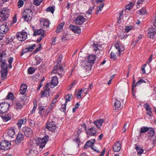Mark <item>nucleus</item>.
Returning a JSON list of instances; mask_svg holds the SVG:
<instances>
[{
  "label": "nucleus",
  "mask_w": 156,
  "mask_h": 156,
  "mask_svg": "<svg viewBox=\"0 0 156 156\" xmlns=\"http://www.w3.org/2000/svg\"><path fill=\"white\" fill-rule=\"evenodd\" d=\"M36 46V44H34L31 45L29 46L27 48L29 51L31 52L33 51Z\"/></svg>",
  "instance_id": "37998d69"
},
{
  "label": "nucleus",
  "mask_w": 156,
  "mask_h": 156,
  "mask_svg": "<svg viewBox=\"0 0 156 156\" xmlns=\"http://www.w3.org/2000/svg\"><path fill=\"white\" fill-rule=\"evenodd\" d=\"M64 69L61 66H56L54 67L51 73L57 74L61 78L64 73Z\"/></svg>",
  "instance_id": "20e7f679"
},
{
  "label": "nucleus",
  "mask_w": 156,
  "mask_h": 156,
  "mask_svg": "<svg viewBox=\"0 0 156 156\" xmlns=\"http://www.w3.org/2000/svg\"><path fill=\"white\" fill-rule=\"evenodd\" d=\"M49 140L48 136H46L42 138H38L36 140V144L40 149H42Z\"/></svg>",
  "instance_id": "f257e3e1"
},
{
  "label": "nucleus",
  "mask_w": 156,
  "mask_h": 156,
  "mask_svg": "<svg viewBox=\"0 0 156 156\" xmlns=\"http://www.w3.org/2000/svg\"><path fill=\"white\" fill-rule=\"evenodd\" d=\"M16 37L19 41H24L27 38V34L25 32H19L16 34Z\"/></svg>",
  "instance_id": "6e6552de"
},
{
  "label": "nucleus",
  "mask_w": 156,
  "mask_h": 156,
  "mask_svg": "<svg viewBox=\"0 0 156 156\" xmlns=\"http://www.w3.org/2000/svg\"><path fill=\"white\" fill-rule=\"evenodd\" d=\"M23 1L21 0H19L18 2V6L19 8H20L23 6Z\"/></svg>",
  "instance_id": "680f3d73"
},
{
  "label": "nucleus",
  "mask_w": 156,
  "mask_h": 156,
  "mask_svg": "<svg viewBox=\"0 0 156 156\" xmlns=\"http://www.w3.org/2000/svg\"><path fill=\"white\" fill-rule=\"evenodd\" d=\"M82 89H81L79 91L78 94L76 95L77 96V98L80 99L81 98V94L82 93Z\"/></svg>",
  "instance_id": "e2e57ef3"
},
{
  "label": "nucleus",
  "mask_w": 156,
  "mask_h": 156,
  "mask_svg": "<svg viewBox=\"0 0 156 156\" xmlns=\"http://www.w3.org/2000/svg\"><path fill=\"white\" fill-rule=\"evenodd\" d=\"M154 18L153 19L151 20V26L152 27H154L156 28V15H154Z\"/></svg>",
  "instance_id": "c9c22d12"
},
{
  "label": "nucleus",
  "mask_w": 156,
  "mask_h": 156,
  "mask_svg": "<svg viewBox=\"0 0 156 156\" xmlns=\"http://www.w3.org/2000/svg\"><path fill=\"white\" fill-rule=\"evenodd\" d=\"M95 55H89L87 58V60L88 62L90 63L91 64H93L94 63V61L96 58Z\"/></svg>",
  "instance_id": "a878e982"
},
{
  "label": "nucleus",
  "mask_w": 156,
  "mask_h": 156,
  "mask_svg": "<svg viewBox=\"0 0 156 156\" xmlns=\"http://www.w3.org/2000/svg\"><path fill=\"white\" fill-rule=\"evenodd\" d=\"M9 10L7 8H4L0 9V17L4 21L9 16Z\"/></svg>",
  "instance_id": "39448f33"
},
{
  "label": "nucleus",
  "mask_w": 156,
  "mask_h": 156,
  "mask_svg": "<svg viewBox=\"0 0 156 156\" xmlns=\"http://www.w3.org/2000/svg\"><path fill=\"white\" fill-rule=\"evenodd\" d=\"M133 4L132 2H130L129 4L127 5L126 6V9H128L129 10L130 9L133 7Z\"/></svg>",
  "instance_id": "c03bdc74"
},
{
  "label": "nucleus",
  "mask_w": 156,
  "mask_h": 156,
  "mask_svg": "<svg viewBox=\"0 0 156 156\" xmlns=\"http://www.w3.org/2000/svg\"><path fill=\"white\" fill-rule=\"evenodd\" d=\"M22 131L27 137H30L33 134L32 130L29 127L27 126L23 127L22 129Z\"/></svg>",
  "instance_id": "9d476101"
},
{
  "label": "nucleus",
  "mask_w": 156,
  "mask_h": 156,
  "mask_svg": "<svg viewBox=\"0 0 156 156\" xmlns=\"http://www.w3.org/2000/svg\"><path fill=\"white\" fill-rule=\"evenodd\" d=\"M1 67V77L2 79L4 80L6 79L7 77V75L8 73V66L7 64H0Z\"/></svg>",
  "instance_id": "7ed1b4c3"
},
{
  "label": "nucleus",
  "mask_w": 156,
  "mask_h": 156,
  "mask_svg": "<svg viewBox=\"0 0 156 156\" xmlns=\"http://www.w3.org/2000/svg\"><path fill=\"white\" fill-rule=\"evenodd\" d=\"M38 109L39 110L38 113L41 115L43 114L45 112V109L43 106H40L38 108Z\"/></svg>",
  "instance_id": "e433bc0d"
},
{
  "label": "nucleus",
  "mask_w": 156,
  "mask_h": 156,
  "mask_svg": "<svg viewBox=\"0 0 156 156\" xmlns=\"http://www.w3.org/2000/svg\"><path fill=\"white\" fill-rule=\"evenodd\" d=\"M38 35H41V36L43 35H44V31L41 29L34 30L33 35L34 36H36Z\"/></svg>",
  "instance_id": "393cba45"
},
{
  "label": "nucleus",
  "mask_w": 156,
  "mask_h": 156,
  "mask_svg": "<svg viewBox=\"0 0 156 156\" xmlns=\"http://www.w3.org/2000/svg\"><path fill=\"white\" fill-rule=\"evenodd\" d=\"M64 24L65 23L64 22H62L58 25L55 31L57 33H59L61 32V30L62 29Z\"/></svg>",
  "instance_id": "2f4dec72"
},
{
  "label": "nucleus",
  "mask_w": 156,
  "mask_h": 156,
  "mask_svg": "<svg viewBox=\"0 0 156 156\" xmlns=\"http://www.w3.org/2000/svg\"><path fill=\"white\" fill-rule=\"evenodd\" d=\"M144 83H146L145 80L143 79H141L136 83L134 86V87H135L136 86H138L140 85V84Z\"/></svg>",
  "instance_id": "a18cd8bd"
},
{
  "label": "nucleus",
  "mask_w": 156,
  "mask_h": 156,
  "mask_svg": "<svg viewBox=\"0 0 156 156\" xmlns=\"http://www.w3.org/2000/svg\"><path fill=\"white\" fill-rule=\"evenodd\" d=\"M9 104L7 102L0 103V113L2 114L7 111L9 109Z\"/></svg>",
  "instance_id": "423d86ee"
},
{
  "label": "nucleus",
  "mask_w": 156,
  "mask_h": 156,
  "mask_svg": "<svg viewBox=\"0 0 156 156\" xmlns=\"http://www.w3.org/2000/svg\"><path fill=\"white\" fill-rule=\"evenodd\" d=\"M92 47L93 48L94 50L96 51V50H98L100 49L101 46L99 45L97 43H94L92 45Z\"/></svg>",
  "instance_id": "4c0bfd02"
},
{
  "label": "nucleus",
  "mask_w": 156,
  "mask_h": 156,
  "mask_svg": "<svg viewBox=\"0 0 156 156\" xmlns=\"http://www.w3.org/2000/svg\"><path fill=\"white\" fill-rule=\"evenodd\" d=\"M16 107L17 109H20L22 108L23 105L20 103H17L16 105Z\"/></svg>",
  "instance_id": "4d7b16f0"
},
{
  "label": "nucleus",
  "mask_w": 156,
  "mask_h": 156,
  "mask_svg": "<svg viewBox=\"0 0 156 156\" xmlns=\"http://www.w3.org/2000/svg\"><path fill=\"white\" fill-rule=\"evenodd\" d=\"M86 19L81 15H78L74 20V22L76 24L81 25L85 21Z\"/></svg>",
  "instance_id": "9b49d317"
},
{
  "label": "nucleus",
  "mask_w": 156,
  "mask_h": 156,
  "mask_svg": "<svg viewBox=\"0 0 156 156\" xmlns=\"http://www.w3.org/2000/svg\"><path fill=\"white\" fill-rule=\"evenodd\" d=\"M73 98L72 95L70 94H67L65 97V103H67L68 101H70Z\"/></svg>",
  "instance_id": "a19ab883"
},
{
  "label": "nucleus",
  "mask_w": 156,
  "mask_h": 156,
  "mask_svg": "<svg viewBox=\"0 0 156 156\" xmlns=\"http://www.w3.org/2000/svg\"><path fill=\"white\" fill-rule=\"evenodd\" d=\"M40 23L42 26L43 28L46 29V30H48L50 23L48 20L46 19H42L40 21Z\"/></svg>",
  "instance_id": "ddd939ff"
},
{
  "label": "nucleus",
  "mask_w": 156,
  "mask_h": 156,
  "mask_svg": "<svg viewBox=\"0 0 156 156\" xmlns=\"http://www.w3.org/2000/svg\"><path fill=\"white\" fill-rule=\"evenodd\" d=\"M7 135L10 137L15 138L16 137L15 134V129L14 127H12L8 128L7 130Z\"/></svg>",
  "instance_id": "2eb2a0df"
},
{
  "label": "nucleus",
  "mask_w": 156,
  "mask_h": 156,
  "mask_svg": "<svg viewBox=\"0 0 156 156\" xmlns=\"http://www.w3.org/2000/svg\"><path fill=\"white\" fill-rule=\"evenodd\" d=\"M35 70L33 67H30L28 69V72L29 74H32L35 72Z\"/></svg>",
  "instance_id": "5fc2aeb1"
},
{
  "label": "nucleus",
  "mask_w": 156,
  "mask_h": 156,
  "mask_svg": "<svg viewBox=\"0 0 156 156\" xmlns=\"http://www.w3.org/2000/svg\"><path fill=\"white\" fill-rule=\"evenodd\" d=\"M30 52L27 48H26L23 49L21 53V56H23L24 54Z\"/></svg>",
  "instance_id": "09e8293b"
},
{
  "label": "nucleus",
  "mask_w": 156,
  "mask_h": 156,
  "mask_svg": "<svg viewBox=\"0 0 156 156\" xmlns=\"http://www.w3.org/2000/svg\"><path fill=\"white\" fill-rule=\"evenodd\" d=\"M115 47L118 51V52L116 53L118 56H119L120 55L121 51H124L125 48L124 46L122 44L120 41H117L115 44Z\"/></svg>",
  "instance_id": "0eeeda50"
},
{
  "label": "nucleus",
  "mask_w": 156,
  "mask_h": 156,
  "mask_svg": "<svg viewBox=\"0 0 156 156\" xmlns=\"http://www.w3.org/2000/svg\"><path fill=\"white\" fill-rule=\"evenodd\" d=\"M42 0H34V4L38 6L40 5Z\"/></svg>",
  "instance_id": "603ef678"
},
{
  "label": "nucleus",
  "mask_w": 156,
  "mask_h": 156,
  "mask_svg": "<svg viewBox=\"0 0 156 156\" xmlns=\"http://www.w3.org/2000/svg\"><path fill=\"white\" fill-rule=\"evenodd\" d=\"M1 117L4 122H6L11 119V115L8 114H5L4 116H2Z\"/></svg>",
  "instance_id": "7c9ffc66"
},
{
  "label": "nucleus",
  "mask_w": 156,
  "mask_h": 156,
  "mask_svg": "<svg viewBox=\"0 0 156 156\" xmlns=\"http://www.w3.org/2000/svg\"><path fill=\"white\" fill-rule=\"evenodd\" d=\"M7 97L8 99L12 100L14 99L13 94L12 93H9L8 94L7 96Z\"/></svg>",
  "instance_id": "de8ad7c7"
},
{
  "label": "nucleus",
  "mask_w": 156,
  "mask_h": 156,
  "mask_svg": "<svg viewBox=\"0 0 156 156\" xmlns=\"http://www.w3.org/2000/svg\"><path fill=\"white\" fill-rule=\"evenodd\" d=\"M24 137L23 135L21 133H19L17 135L15 141L16 143L17 144H19V143L23 139Z\"/></svg>",
  "instance_id": "5701e85b"
},
{
  "label": "nucleus",
  "mask_w": 156,
  "mask_h": 156,
  "mask_svg": "<svg viewBox=\"0 0 156 156\" xmlns=\"http://www.w3.org/2000/svg\"><path fill=\"white\" fill-rule=\"evenodd\" d=\"M104 122V121L103 119H99L95 121L94 123L96 127L98 128H100L102 126Z\"/></svg>",
  "instance_id": "412c9836"
},
{
  "label": "nucleus",
  "mask_w": 156,
  "mask_h": 156,
  "mask_svg": "<svg viewBox=\"0 0 156 156\" xmlns=\"http://www.w3.org/2000/svg\"><path fill=\"white\" fill-rule=\"evenodd\" d=\"M114 107L115 109H120L122 108V105L121 102L117 99L115 100V101L114 105Z\"/></svg>",
  "instance_id": "bb28decb"
},
{
  "label": "nucleus",
  "mask_w": 156,
  "mask_h": 156,
  "mask_svg": "<svg viewBox=\"0 0 156 156\" xmlns=\"http://www.w3.org/2000/svg\"><path fill=\"white\" fill-rule=\"evenodd\" d=\"M144 83H146L145 80L143 79H141L136 83L134 86V87H135L136 86H138L140 85V84Z\"/></svg>",
  "instance_id": "49530a36"
},
{
  "label": "nucleus",
  "mask_w": 156,
  "mask_h": 156,
  "mask_svg": "<svg viewBox=\"0 0 156 156\" xmlns=\"http://www.w3.org/2000/svg\"><path fill=\"white\" fill-rule=\"evenodd\" d=\"M91 65L87 60H83L81 62V65L86 70H90L91 68Z\"/></svg>",
  "instance_id": "dca6fc26"
},
{
  "label": "nucleus",
  "mask_w": 156,
  "mask_h": 156,
  "mask_svg": "<svg viewBox=\"0 0 156 156\" xmlns=\"http://www.w3.org/2000/svg\"><path fill=\"white\" fill-rule=\"evenodd\" d=\"M147 112V114L150 116L152 115V112L151 111V109H149L148 110H146Z\"/></svg>",
  "instance_id": "774afa93"
},
{
  "label": "nucleus",
  "mask_w": 156,
  "mask_h": 156,
  "mask_svg": "<svg viewBox=\"0 0 156 156\" xmlns=\"http://www.w3.org/2000/svg\"><path fill=\"white\" fill-rule=\"evenodd\" d=\"M38 152L36 150H31L27 154V156H36Z\"/></svg>",
  "instance_id": "c85d7f7f"
},
{
  "label": "nucleus",
  "mask_w": 156,
  "mask_h": 156,
  "mask_svg": "<svg viewBox=\"0 0 156 156\" xmlns=\"http://www.w3.org/2000/svg\"><path fill=\"white\" fill-rule=\"evenodd\" d=\"M38 47L37 48L35 51L33 52L34 54L36 53L38 51L40 50L41 48V44H39L38 45Z\"/></svg>",
  "instance_id": "052dcab7"
},
{
  "label": "nucleus",
  "mask_w": 156,
  "mask_h": 156,
  "mask_svg": "<svg viewBox=\"0 0 156 156\" xmlns=\"http://www.w3.org/2000/svg\"><path fill=\"white\" fill-rule=\"evenodd\" d=\"M55 123V122L53 121L47 122L46 127L48 130L51 131H54L56 128Z\"/></svg>",
  "instance_id": "f8f14e48"
},
{
  "label": "nucleus",
  "mask_w": 156,
  "mask_h": 156,
  "mask_svg": "<svg viewBox=\"0 0 156 156\" xmlns=\"http://www.w3.org/2000/svg\"><path fill=\"white\" fill-rule=\"evenodd\" d=\"M148 0H138L137 2V5L138 6H139L140 4L142 3L143 2H146Z\"/></svg>",
  "instance_id": "338daca9"
},
{
  "label": "nucleus",
  "mask_w": 156,
  "mask_h": 156,
  "mask_svg": "<svg viewBox=\"0 0 156 156\" xmlns=\"http://www.w3.org/2000/svg\"><path fill=\"white\" fill-rule=\"evenodd\" d=\"M29 122L30 126L31 127H34L35 126V124L34 121L31 119L28 120Z\"/></svg>",
  "instance_id": "8fccbe9b"
},
{
  "label": "nucleus",
  "mask_w": 156,
  "mask_h": 156,
  "mask_svg": "<svg viewBox=\"0 0 156 156\" xmlns=\"http://www.w3.org/2000/svg\"><path fill=\"white\" fill-rule=\"evenodd\" d=\"M69 27L70 30L75 33L77 34L80 33V27L78 26H74L71 24L69 26Z\"/></svg>",
  "instance_id": "f3484780"
},
{
  "label": "nucleus",
  "mask_w": 156,
  "mask_h": 156,
  "mask_svg": "<svg viewBox=\"0 0 156 156\" xmlns=\"http://www.w3.org/2000/svg\"><path fill=\"white\" fill-rule=\"evenodd\" d=\"M66 103H65L64 105H62V107L60 108V110L64 112H65L66 111Z\"/></svg>",
  "instance_id": "6e6d98bb"
},
{
  "label": "nucleus",
  "mask_w": 156,
  "mask_h": 156,
  "mask_svg": "<svg viewBox=\"0 0 156 156\" xmlns=\"http://www.w3.org/2000/svg\"><path fill=\"white\" fill-rule=\"evenodd\" d=\"M49 95V90L48 89H45V90L41 93V96L43 97H46Z\"/></svg>",
  "instance_id": "58836bf2"
},
{
  "label": "nucleus",
  "mask_w": 156,
  "mask_h": 156,
  "mask_svg": "<svg viewBox=\"0 0 156 156\" xmlns=\"http://www.w3.org/2000/svg\"><path fill=\"white\" fill-rule=\"evenodd\" d=\"M150 128L146 126H143L140 128V133H145L149 130Z\"/></svg>",
  "instance_id": "72a5a7b5"
},
{
  "label": "nucleus",
  "mask_w": 156,
  "mask_h": 156,
  "mask_svg": "<svg viewBox=\"0 0 156 156\" xmlns=\"http://www.w3.org/2000/svg\"><path fill=\"white\" fill-rule=\"evenodd\" d=\"M86 133L87 135L90 136H95L96 130L95 128L92 127L86 130Z\"/></svg>",
  "instance_id": "a211bd4d"
},
{
  "label": "nucleus",
  "mask_w": 156,
  "mask_h": 156,
  "mask_svg": "<svg viewBox=\"0 0 156 156\" xmlns=\"http://www.w3.org/2000/svg\"><path fill=\"white\" fill-rule=\"evenodd\" d=\"M146 12V10L144 8H143L137 11V13L139 14V15H145Z\"/></svg>",
  "instance_id": "f704fd0d"
},
{
  "label": "nucleus",
  "mask_w": 156,
  "mask_h": 156,
  "mask_svg": "<svg viewBox=\"0 0 156 156\" xmlns=\"http://www.w3.org/2000/svg\"><path fill=\"white\" fill-rule=\"evenodd\" d=\"M58 83V81L57 76H54L52 78L51 82V86L52 88L57 85Z\"/></svg>",
  "instance_id": "b1692460"
},
{
  "label": "nucleus",
  "mask_w": 156,
  "mask_h": 156,
  "mask_svg": "<svg viewBox=\"0 0 156 156\" xmlns=\"http://www.w3.org/2000/svg\"><path fill=\"white\" fill-rule=\"evenodd\" d=\"M11 146L10 142L7 140H3L1 142L0 148L2 150H9Z\"/></svg>",
  "instance_id": "1a4fd4ad"
},
{
  "label": "nucleus",
  "mask_w": 156,
  "mask_h": 156,
  "mask_svg": "<svg viewBox=\"0 0 156 156\" xmlns=\"http://www.w3.org/2000/svg\"><path fill=\"white\" fill-rule=\"evenodd\" d=\"M110 58L111 59L115 60L117 59V57L115 54L113 52H112L110 54Z\"/></svg>",
  "instance_id": "3c124183"
},
{
  "label": "nucleus",
  "mask_w": 156,
  "mask_h": 156,
  "mask_svg": "<svg viewBox=\"0 0 156 156\" xmlns=\"http://www.w3.org/2000/svg\"><path fill=\"white\" fill-rule=\"evenodd\" d=\"M94 9V7H90L89 8L88 11H87L86 13V14H87L88 15L91 14L92 13V11Z\"/></svg>",
  "instance_id": "13d9d810"
},
{
  "label": "nucleus",
  "mask_w": 156,
  "mask_h": 156,
  "mask_svg": "<svg viewBox=\"0 0 156 156\" xmlns=\"http://www.w3.org/2000/svg\"><path fill=\"white\" fill-rule=\"evenodd\" d=\"M52 106H51V107H49V108L47 109L46 111L45 115H47L51 111L52 109Z\"/></svg>",
  "instance_id": "69168bd1"
},
{
  "label": "nucleus",
  "mask_w": 156,
  "mask_h": 156,
  "mask_svg": "<svg viewBox=\"0 0 156 156\" xmlns=\"http://www.w3.org/2000/svg\"><path fill=\"white\" fill-rule=\"evenodd\" d=\"M132 26H127L125 27V31L127 32H128L132 30Z\"/></svg>",
  "instance_id": "bf43d9fd"
},
{
  "label": "nucleus",
  "mask_w": 156,
  "mask_h": 156,
  "mask_svg": "<svg viewBox=\"0 0 156 156\" xmlns=\"http://www.w3.org/2000/svg\"><path fill=\"white\" fill-rule=\"evenodd\" d=\"M27 89V86L26 84H23L20 87V92L22 94H24L26 92Z\"/></svg>",
  "instance_id": "cd10ccee"
},
{
  "label": "nucleus",
  "mask_w": 156,
  "mask_h": 156,
  "mask_svg": "<svg viewBox=\"0 0 156 156\" xmlns=\"http://www.w3.org/2000/svg\"><path fill=\"white\" fill-rule=\"evenodd\" d=\"M95 54L98 58H100L103 54V51L100 49L98 50L95 51Z\"/></svg>",
  "instance_id": "473e14b6"
},
{
  "label": "nucleus",
  "mask_w": 156,
  "mask_h": 156,
  "mask_svg": "<svg viewBox=\"0 0 156 156\" xmlns=\"http://www.w3.org/2000/svg\"><path fill=\"white\" fill-rule=\"evenodd\" d=\"M69 35L65 33L63 34V36L62 38V40L65 41L69 39Z\"/></svg>",
  "instance_id": "ea45409f"
},
{
  "label": "nucleus",
  "mask_w": 156,
  "mask_h": 156,
  "mask_svg": "<svg viewBox=\"0 0 156 156\" xmlns=\"http://www.w3.org/2000/svg\"><path fill=\"white\" fill-rule=\"evenodd\" d=\"M156 34V29L155 28L151 27L148 30V36L150 38H153L154 35Z\"/></svg>",
  "instance_id": "4468645a"
},
{
  "label": "nucleus",
  "mask_w": 156,
  "mask_h": 156,
  "mask_svg": "<svg viewBox=\"0 0 156 156\" xmlns=\"http://www.w3.org/2000/svg\"><path fill=\"white\" fill-rule=\"evenodd\" d=\"M144 108L146 110H148L149 109H151V108L150 107L149 105L147 103H146L144 105Z\"/></svg>",
  "instance_id": "0e129e2a"
},
{
  "label": "nucleus",
  "mask_w": 156,
  "mask_h": 156,
  "mask_svg": "<svg viewBox=\"0 0 156 156\" xmlns=\"http://www.w3.org/2000/svg\"><path fill=\"white\" fill-rule=\"evenodd\" d=\"M9 30V28L6 25L2 24L0 26V33L5 34Z\"/></svg>",
  "instance_id": "6ab92c4d"
},
{
  "label": "nucleus",
  "mask_w": 156,
  "mask_h": 156,
  "mask_svg": "<svg viewBox=\"0 0 156 156\" xmlns=\"http://www.w3.org/2000/svg\"><path fill=\"white\" fill-rule=\"evenodd\" d=\"M121 148V144L119 141H118L113 146V150L114 152H118L120 151Z\"/></svg>",
  "instance_id": "aec40b11"
},
{
  "label": "nucleus",
  "mask_w": 156,
  "mask_h": 156,
  "mask_svg": "<svg viewBox=\"0 0 156 156\" xmlns=\"http://www.w3.org/2000/svg\"><path fill=\"white\" fill-rule=\"evenodd\" d=\"M150 131L148 132L149 136H153L154 134V129L152 128H150Z\"/></svg>",
  "instance_id": "864d4df0"
},
{
  "label": "nucleus",
  "mask_w": 156,
  "mask_h": 156,
  "mask_svg": "<svg viewBox=\"0 0 156 156\" xmlns=\"http://www.w3.org/2000/svg\"><path fill=\"white\" fill-rule=\"evenodd\" d=\"M136 150L138 155H141L144 152V149L140 145H136L135 147Z\"/></svg>",
  "instance_id": "c756f323"
},
{
  "label": "nucleus",
  "mask_w": 156,
  "mask_h": 156,
  "mask_svg": "<svg viewBox=\"0 0 156 156\" xmlns=\"http://www.w3.org/2000/svg\"><path fill=\"white\" fill-rule=\"evenodd\" d=\"M27 122V119L26 118H23L19 119L17 123V125L19 128H21L22 124H24Z\"/></svg>",
  "instance_id": "4be33fe9"
},
{
  "label": "nucleus",
  "mask_w": 156,
  "mask_h": 156,
  "mask_svg": "<svg viewBox=\"0 0 156 156\" xmlns=\"http://www.w3.org/2000/svg\"><path fill=\"white\" fill-rule=\"evenodd\" d=\"M55 10V8L52 6H49L47 8L46 11L47 12H50L51 13L53 14Z\"/></svg>",
  "instance_id": "79ce46f5"
},
{
  "label": "nucleus",
  "mask_w": 156,
  "mask_h": 156,
  "mask_svg": "<svg viewBox=\"0 0 156 156\" xmlns=\"http://www.w3.org/2000/svg\"><path fill=\"white\" fill-rule=\"evenodd\" d=\"M33 14V13L31 10L26 9L23 12L22 17L25 21L28 22L31 20Z\"/></svg>",
  "instance_id": "f03ea898"
}]
</instances>
